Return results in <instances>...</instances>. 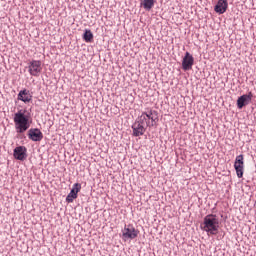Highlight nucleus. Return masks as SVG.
I'll return each instance as SVG.
<instances>
[{"label": "nucleus", "instance_id": "obj_2", "mask_svg": "<svg viewBox=\"0 0 256 256\" xmlns=\"http://www.w3.org/2000/svg\"><path fill=\"white\" fill-rule=\"evenodd\" d=\"M203 231L210 235H217L219 233V219L215 214H208L204 217Z\"/></svg>", "mask_w": 256, "mask_h": 256}, {"label": "nucleus", "instance_id": "obj_3", "mask_svg": "<svg viewBox=\"0 0 256 256\" xmlns=\"http://www.w3.org/2000/svg\"><path fill=\"white\" fill-rule=\"evenodd\" d=\"M138 121L145 125L146 127H155L158 121L157 111L148 110L147 112H142L138 117Z\"/></svg>", "mask_w": 256, "mask_h": 256}, {"label": "nucleus", "instance_id": "obj_13", "mask_svg": "<svg viewBox=\"0 0 256 256\" xmlns=\"http://www.w3.org/2000/svg\"><path fill=\"white\" fill-rule=\"evenodd\" d=\"M32 99L33 96H31L27 89L21 90L18 94V100L23 101V103H30Z\"/></svg>", "mask_w": 256, "mask_h": 256}, {"label": "nucleus", "instance_id": "obj_14", "mask_svg": "<svg viewBox=\"0 0 256 256\" xmlns=\"http://www.w3.org/2000/svg\"><path fill=\"white\" fill-rule=\"evenodd\" d=\"M155 3H157V0H144L141 6L144 7L146 11H151L153 7H155Z\"/></svg>", "mask_w": 256, "mask_h": 256}, {"label": "nucleus", "instance_id": "obj_1", "mask_svg": "<svg viewBox=\"0 0 256 256\" xmlns=\"http://www.w3.org/2000/svg\"><path fill=\"white\" fill-rule=\"evenodd\" d=\"M14 125L16 133H25L31 127V116L27 110H19L14 114Z\"/></svg>", "mask_w": 256, "mask_h": 256}, {"label": "nucleus", "instance_id": "obj_18", "mask_svg": "<svg viewBox=\"0 0 256 256\" xmlns=\"http://www.w3.org/2000/svg\"><path fill=\"white\" fill-rule=\"evenodd\" d=\"M235 161H243V155L237 156Z\"/></svg>", "mask_w": 256, "mask_h": 256}, {"label": "nucleus", "instance_id": "obj_8", "mask_svg": "<svg viewBox=\"0 0 256 256\" xmlns=\"http://www.w3.org/2000/svg\"><path fill=\"white\" fill-rule=\"evenodd\" d=\"M28 139L31 141L39 142L43 140V132L39 128H31L28 131Z\"/></svg>", "mask_w": 256, "mask_h": 256}, {"label": "nucleus", "instance_id": "obj_16", "mask_svg": "<svg viewBox=\"0 0 256 256\" xmlns=\"http://www.w3.org/2000/svg\"><path fill=\"white\" fill-rule=\"evenodd\" d=\"M77 199V193L75 191L71 190L70 193L66 197L67 203H73Z\"/></svg>", "mask_w": 256, "mask_h": 256}, {"label": "nucleus", "instance_id": "obj_10", "mask_svg": "<svg viewBox=\"0 0 256 256\" xmlns=\"http://www.w3.org/2000/svg\"><path fill=\"white\" fill-rule=\"evenodd\" d=\"M14 157L18 161H23L27 157V148L25 146H18L14 149Z\"/></svg>", "mask_w": 256, "mask_h": 256}, {"label": "nucleus", "instance_id": "obj_12", "mask_svg": "<svg viewBox=\"0 0 256 256\" xmlns=\"http://www.w3.org/2000/svg\"><path fill=\"white\" fill-rule=\"evenodd\" d=\"M234 169L236 171V175L238 179H241L243 177V173L245 171V164L243 161H235L234 162Z\"/></svg>", "mask_w": 256, "mask_h": 256}, {"label": "nucleus", "instance_id": "obj_17", "mask_svg": "<svg viewBox=\"0 0 256 256\" xmlns=\"http://www.w3.org/2000/svg\"><path fill=\"white\" fill-rule=\"evenodd\" d=\"M71 191H74V193H79L81 191V184L79 183H75L71 189Z\"/></svg>", "mask_w": 256, "mask_h": 256}, {"label": "nucleus", "instance_id": "obj_4", "mask_svg": "<svg viewBox=\"0 0 256 256\" xmlns=\"http://www.w3.org/2000/svg\"><path fill=\"white\" fill-rule=\"evenodd\" d=\"M137 235H139V231L131 224L125 225L122 230V239H124V241H127L128 239H136Z\"/></svg>", "mask_w": 256, "mask_h": 256}, {"label": "nucleus", "instance_id": "obj_5", "mask_svg": "<svg viewBox=\"0 0 256 256\" xmlns=\"http://www.w3.org/2000/svg\"><path fill=\"white\" fill-rule=\"evenodd\" d=\"M43 71V66L40 60H32L28 66V72L32 77H39V74Z\"/></svg>", "mask_w": 256, "mask_h": 256}, {"label": "nucleus", "instance_id": "obj_15", "mask_svg": "<svg viewBox=\"0 0 256 256\" xmlns=\"http://www.w3.org/2000/svg\"><path fill=\"white\" fill-rule=\"evenodd\" d=\"M83 39L86 43H91V41H93V32H91V30H86Z\"/></svg>", "mask_w": 256, "mask_h": 256}, {"label": "nucleus", "instance_id": "obj_9", "mask_svg": "<svg viewBox=\"0 0 256 256\" xmlns=\"http://www.w3.org/2000/svg\"><path fill=\"white\" fill-rule=\"evenodd\" d=\"M251 99H253L252 92H249L248 94H244L240 96L237 100L238 109H243V107H245V103H250Z\"/></svg>", "mask_w": 256, "mask_h": 256}, {"label": "nucleus", "instance_id": "obj_6", "mask_svg": "<svg viewBox=\"0 0 256 256\" xmlns=\"http://www.w3.org/2000/svg\"><path fill=\"white\" fill-rule=\"evenodd\" d=\"M194 63H195V58H193V55H191V53L189 52H186L182 60V69L184 71H191V69H193Z\"/></svg>", "mask_w": 256, "mask_h": 256}, {"label": "nucleus", "instance_id": "obj_7", "mask_svg": "<svg viewBox=\"0 0 256 256\" xmlns=\"http://www.w3.org/2000/svg\"><path fill=\"white\" fill-rule=\"evenodd\" d=\"M133 135L134 137H141V135L145 134V131H147V127L141 123L140 120H137L133 125Z\"/></svg>", "mask_w": 256, "mask_h": 256}, {"label": "nucleus", "instance_id": "obj_11", "mask_svg": "<svg viewBox=\"0 0 256 256\" xmlns=\"http://www.w3.org/2000/svg\"><path fill=\"white\" fill-rule=\"evenodd\" d=\"M227 7H229L227 0H218L214 10L216 13H219V15H223V13L227 11Z\"/></svg>", "mask_w": 256, "mask_h": 256}]
</instances>
